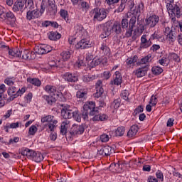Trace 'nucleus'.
I'll use <instances>...</instances> for the list:
<instances>
[{
  "mask_svg": "<svg viewBox=\"0 0 182 182\" xmlns=\"http://www.w3.org/2000/svg\"><path fill=\"white\" fill-rule=\"evenodd\" d=\"M99 110H97V107H96V102H87L83 105V111L82 112V119L85 120H87L90 116H95V114H97Z\"/></svg>",
  "mask_w": 182,
  "mask_h": 182,
  "instance_id": "nucleus-1",
  "label": "nucleus"
},
{
  "mask_svg": "<svg viewBox=\"0 0 182 182\" xmlns=\"http://www.w3.org/2000/svg\"><path fill=\"white\" fill-rule=\"evenodd\" d=\"M166 9L171 19V22H173V23H177L178 21H177L176 18H180L182 15V11L180 6L177 4L173 6L171 4H166Z\"/></svg>",
  "mask_w": 182,
  "mask_h": 182,
  "instance_id": "nucleus-2",
  "label": "nucleus"
},
{
  "mask_svg": "<svg viewBox=\"0 0 182 182\" xmlns=\"http://www.w3.org/2000/svg\"><path fill=\"white\" fill-rule=\"evenodd\" d=\"M41 123H47L44 127L46 129V132H55L56 127H58V119H55V116L46 115L41 117Z\"/></svg>",
  "mask_w": 182,
  "mask_h": 182,
  "instance_id": "nucleus-3",
  "label": "nucleus"
},
{
  "mask_svg": "<svg viewBox=\"0 0 182 182\" xmlns=\"http://www.w3.org/2000/svg\"><path fill=\"white\" fill-rule=\"evenodd\" d=\"M90 14L93 16L94 21L102 22L107 18V11L105 9L95 8L91 11Z\"/></svg>",
  "mask_w": 182,
  "mask_h": 182,
  "instance_id": "nucleus-4",
  "label": "nucleus"
},
{
  "mask_svg": "<svg viewBox=\"0 0 182 182\" xmlns=\"http://www.w3.org/2000/svg\"><path fill=\"white\" fill-rule=\"evenodd\" d=\"M45 9H46V6H45V4L42 2L41 4L40 11L36 10L27 11L26 19H28V21H32V19L40 18L42 14L45 12Z\"/></svg>",
  "mask_w": 182,
  "mask_h": 182,
  "instance_id": "nucleus-5",
  "label": "nucleus"
},
{
  "mask_svg": "<svg viewBox=\"0 0 182 182\" xmlns=\"http://www.w3.org/2000/svg\"><path fill=\"white\" fill-rule=\"evenodd\" d=\"M44 90L47 93H49V95H51L52 96H55L57 99H59V97H63V94L62 92H58L56 90V87L53 85H47L44 87Z\"/></svg>",
  "mask_w": 182,
  "mask_h": 182,
  "instance_id": "nucleus-6",
  "label": "nucleus"
},
{
  "mask_svg": "<svg viewBox=\"0 0 182 182\" xmlns=\"http://www.w3.org/2000/svg\"><path fill=\"white\" fill-rule=\"evenodd\" d=\"M153 45V43L149 38V34H144L141 37V43L139 45V49H147Z\"/></svg>",
  "mask_w": 182,
  "mask_h": 182,
  "instance_id": "nucleus-7",
  "label": "nucleus"
},
{
  "mask_svg": "<svg viewBox=\"0 0 182 182\" xmlns=\"http://www.w3.org/2000/svg\"><path fill=\"white\" fill-rule=\"evenodd\" d=\"M159 21H160L159 16L154 14L147 17L145 20V22L146 25L149 28H154V26L159 23Z\"/></svg>",
  "mask_w": 182,
  "mask_h": 182,
  "instance_id": "nucleus-8",
  "label": "nucleus"
},
{
  "mask_svg": "<svg viewBox=\"0 0 182 182\" xmlns=\"http://www.w3.org/2000/svg\"><path fill=\"white\" fill-rule=\"evenodd\" d=\"M36 52L38 53V55H46V53L52 52V47L46 44H41L36 47Z\"/></svg>",
  "mask_w": 182,
  "mask_h": 182,
  "instance_id": "nucleus-9",
  "label": "nucleus"
},
{
  "mask_svg": "<svg viewBox=\"0 0 182 182\" xmlns=\"http://www.w3.org/2000/svg\"><path fill=\"white\" fill-rule=\"evenodd\" d=\"M99 65H107V58L102 56L100 58H95L92 59V62L90 63L91 68H95V66H99Z\"/></svg>",
  "mask_w": 182,
  "mask_h": 182,
  "instance_id": "nucleus-10",
  "label": "nucleus"
},
{
  "mask_svg": "<svg viewBox=\"0 0 182 182\" xmlns=\"http://www.w3.org/2000/svg\"><path fill=\"white\" fill-rule=\"evenodd\" d=\"M164 35H166V39L170 42V43L176 42V31L171 30L170 27L165 28Z\"/></svg>",
  "mask_w": 182,
  "mask_h": 182,
  "instance_id": "nucleus-11",
  "label": "nucleus"
},
{
  "mask_svg": "<svg viewBox=\"0 0 182 182\" xmlns=\"http://www.w3.org/2000/svg\"><path fill=\"white\" fill-rule=\"evenodd\" d=\"M85 132V127L83 125L73 124L70 129L71 136H79V134H83Z\"/></svg>",
  "mask_w": 182,
  "mask_h": 182,
  "instance_id": "nucleus-12",
  "label": "nucleus"
},
{
  "mask_svg": "<svg viewBox=\"0 0 182 182\" xmlns=\"http://www.w3.org/2000/svg\"><path fill=\"white\" fill-rule=\"evenodd\" d=\"M22 90H23V87L16 92V87H10L7 91L9 96H10V100H14L17 96H22ZM15 92H16V93H15Z\"/></svg>",
  "mask_w": 182,
  "mask_h": 182,
  "instance_id": "nucleus-13",
  "label": "nucleus"
},
{
  "mask_svg": "<svg viewBox=\"0 0 182 182\" xmlns=\"http://www.w3.org/2000/svg\"><path fill=\"white\" fill-rule=\"evenodd\" d=\"M73 112L72 109H70V107L65 106L61 109V116L63 117V119H72L73 117Z\"/></svg>",
  "mask_w": 182,
  "mask_h": 182,
  "instance_id": "nucleus-14",
  "label": "nucleus"
},
{
  "mask_svg": "<svg viewBox=\"0 0 182 182\" xmlns=\"http://www.w3.org/2000/svg\"><path fill=\"white\" fill-rule=\"evenodd\" d=\"M1 18L4 16V19H7L10 21L9 24L11 26H15V22L16 21V18H15V15L11 11H8L7 13L0 14Z\"/></svg>",
  "mask_w": 182,
  "mask_h": 182,
  "instance_id": "nucleus-15",
  "label": "nucleus"
},
{
  "mask_svg": "<svg viewBox=\"0 0 182 182\" xmlns=\"http://www.w3.org/2000/svg\"><path fill=\"white\" fill-rule=\"evenodd\" d=\"M87 48H92V43L87 39H82L76 45V49H87Z\"/></svg>",
  "mask_w": 182,
  "mask_h": 182,
  "instance_id": "nucleus-16",
  "label": "nucleus"
},
{
  "mask_svg": "<svg viewBox=\"0 0 182 182\" xmlns=\"http://www.w3.org/2000/svg\"><path fill=\"white\" fill-rule=\"evenodd\" d=\"M74 32L76 36H78V38H82V36L85 35L86 30L82 24L77 23L74 26Z\"/></svg>",
  "mask_w": 182,
  "mask_h": 182,
  "instance_id": "nucleus-17",
  "label": "nucleus"
},
{
  "mask_svg": "<svg viewBox=\"0 0 182 182\" xmlns=\"http://www.w3.org/2000/svg\"><path fill=\"white\" fill-rule=\"evenodd\" d=\"M113 78L114 80L111 81L112 85H115L116 86H120V85H122V82H123V77H122L120 72L116 71Z\"/></svg>",
  "mask_w": 182,
  "mask_h": 182,
  "instance_id": "nucleus-18",
  "label": "nucleus"
},
{
  "mask_svg": "<svg viewBox=\"0 0 182 182\" xmlns=\"http://www.w3.org/2000/svg\"><path fill=\"white\" fill-rule=\"evenodd\" d=\"M103 85V82L102 80H98L95 84V88H96V93L95 94V97L99 98L102 95H103V92L105 90H103V87H102Z\"/></svg>",
  "mask_w": 182,
  "mask_h": 182,
  "instance_id": "nucleus-19",
  "label": "nucleus"
},
{
  "mask_svg": "<svg viewBox=\"0 0 182 182\" xmlns=\"http://www.w3.org/2000/svg\"><path fill=\"white\" fill-rule=\"evenodd\" d=\"M9 50V56L10 58H21L22 55V49L19 48H12V49H7Z\"/></svg>",
  "mask_w": 182,
  "mask_h": 182,
  "instance_id": "nucleus-20",
  "label": "nucleus"
},
{
  "mask_svg": "<svg viewBox=\"0 0 182 182\" xmlns=\"http://www.w3.org/2000/svg\"><path fill=\"white\" fill-rule=\"evenodd\" d=\"M97 154L100 156H110L112 154V146H103L102 149L98 150Z\"/></svg>",
  "mask_w": 182,
  "mask_h": 182,
  "instance_id": "nucleus-21",
  "label": "nucleus"
},
{
  "mask_svg": "<svg viewBox=\"0 0 182 182\" xmlns=\"http://www.w3.org/2000/svg\"><path fill=\"white\" fill-rule=\"evenodd\" d=\"M63 78L65 79L67 82H77L78 78L76 74H72L70 73H65L63 75Z\"/></svg>",
  "mask_w": 182,
  "mask_h": 182,
  "instance_id": "nucleus-22",
  "label": "nucleus"
},
{
  "mask_svg": "<svg viewBox=\"0 0 182 182\" xmlns=\"http://www.w3.org/2000/svg\"><path fill=\"white\" fill-rule=\"evenodd\" d=\"M70 127V121L66 119L61 123L60 126V134L65 136L68 133V129Z\"/></svg>",
  "mask_w": 182,
  "mask_h": 182,
  "instance_id": "nucleus-23",
  "label": "nucleus"
},
{
  "mask_svg": "<svg viewBox=\"0 0 182 182\" xmlns=\"http://www.w3.org/2000/svg\"><path fill=\"white\" fill-rule=\"evenodd\" d=\"M139 132V126L134 124L131 127L129 130L127 132V137L129 139H133V137H136L137 132Z\"/></svg>",
  "mask_w": 182,
  "mask_h": 182,
  "instance_id": "nucleus-24",
  "label": "nucleus"
},
{
  "mask_svg": "<svg viewBox=\"0 0 182 182\" xmlns=\"http://www.w3.org/2000/svg\"><path fill=\"white\" fill-rule=\"evenodd\" d=\"M23 0H17L13 6L14 12H18L19 11L21 12H23Z\"/></svg>",
  "mask_w": 182,
  "mask_h": 182,
  "instance_id": "nucleus-25",
  "label": "nucleus"
},
{
  "mask_svg": "<svg viewBox=\"0 0 182 182\" xmlns=\"http://www.w3.org/2000/svg\"><path fill=\"white\" fill-rule=\"evenodd\" d=\"M123 165L119 164V163H112L110 164L109 168L110 171H112L113 173H122V166Z\"/></svg>",
  "mask_w": 182,
  "mask_h": 182,
  "instance_id": "nucleus-26",
  "label": "nucleus"
},
{
  "mask_svg": "<svg viewBox=\"0 0 182 182\" xmlns=\"http://www.w3.org/2000/svg\"><path fill=\"white\" fill-rule=\"evenodd\" d=\"M100 52L105 56H109L110 55V48H109L106 43H102L100 47Z\"/></svg>",
  "mask_w": 182,
  "mask_h": 182,
  "instance_id": "nucleus-27",
  "label": "nucleus"
},
{
  "mask_svg": "<svg viewBox=\"0 0 182 182\" xmlns=\"http://www.w3.org/2000/svg\"><path fill=\"white\" fill-rule=\"evenodd\" d=\"M138 59L139 57H137V55L127 58L125 61L127 66H128V68H133L136 65Z\"/></svg>",
  "mask_w": 182,
  "mask_h": 182,
  "instance_id": "nucleus-28",
  "label": "nucleus"
},
{
  "mask_svg": "<svg viewBox=\"0 0 182 182\" xmlns=\"http://www.w3.org/2000/svg\"><path fill=\"white\" fill-rule=\"evenodd\" d=\"M112 31L117 33V35H120L122 33V24L119 21H115L112 26Z\"/></svg>",
  "mask_w": 182,
  "mask_h": 182,
  "instance_id": "nucleus-29",
  "label": "nucleus"
},
{
  "mask_svg": "<svg viewBox=\"0 0 182 182\" xmlns=\"http://www.w3.org/2000/svg\"><path fill=\"white\" fill-rule=\"evenodd\" d=\"M109 119V117L106 114H99L93 117V122H105Z\"/></svg>",
  "mask_w": 182,
  "mask_h": 182,
  "instance_id": "nucleus-30",
  "label": "nucleus"
},
{
  "mask_svg": "<svg viewBox=\"0 0 182 182\" xmlns=\"http://www.w3.org/2000/svg\"><path fill=\"white\" fill-rule=\"evenodd\" d=\"M43 99L47 102L48 105H52L53 103L56 102V96H53V95H43Z\"/></svg>",
  "mask_w": 182,
  "mask_h": 182,
  "instance_id": "nucleus-31",
  "label": "nucleus"
},
{
  "mask_svg": "<svg viewBox=\"0 0 182 182\" xmlns=\"http://www.w3.org/2000/svg\"><path fill=\"white\" fill-rule=\"evenodd\" d=\"M23 55H24V59L29 60H31V59H35L36 56L35 55V52H33L29 50H25L23 51Z\"/></svg>",
  "mask_w": 182,
  "mask_h": 182,
  "instance_id": "nucleus-32",
  "label": "nucleus"
},
{
  "mask_svg": "<svg viewBox=\"0 0 182 182\" xmlns=\"http://www.w3.org/2000/svg\"><path fill=\"white\" fill-rule=\"evenodd\" d=\"M72 53H70V51L64 50L60 53V58L63 62H68V60L70 59Z\"/></svg>",
  "mask_w": 182,
  "mask_h": 182,
  "instance_id": "nucleus-33",
  "label": "nucleus"
},
{
  "mask_svg": "<svg viewBox=\"0 0 182 182\" xmlns=\"http://www.w3.org/2000/svg\"><path fill=\"white\" fill-rule=\"evenodd\" d=\"M27 82L31 85H33V86H37V87H41L42 85V82L38 78L28 77L27 78Z\"/></svg>",
  "mask_w": 182,
  "mask_h": 182,
  "instance_id": "nucleus-34",
  "label": "nucleus"
},
{
  "mask_svg": "<svg viewBox=\"0 0 182 182\" xmlns=\"http://www.w3.org/2000/svg\"><path fill=\"white\" fill-rule=\"evenodd\" d=\"M134 73L137 77H143V76H146L147 70H146V68H138L134 71Z\"/></svg>",
  "mask_w": 182,
  "mask_h": 182,
  "instance_id": "nucleus-35",
  "label": "nucleus"
},
{
  "mask_svg": "<svg viewBox=\"0 0 182 182\" xmlns=\"http://www.w3.org/2000/svg\"><path fill=\"white\" fill-rule=\"evenodd\" d=\"M97 76L95 75H84L82 79L85 83H89V82H93V80H96Z\"/></svg>",
  "mask_w": 182,
  "mask_h": 182,
  "instance_id": "nucleus-36",
  "label": "nucleus"
},
{
  "mask_svg": "<svg viewBox=\"0 0 182 182\" xmlns=\"http://www.w3.org/2000/svg\"><path fill=\"white\" fill-rule=\"evenodd\" d=\"M32 160L36 161V163H41V161H43V154H42L41 152H34Z\"/></svg>",
  "mask_w": 182,
  "mask_h": 182,
  "instance_id": "nucleus-37",
  "label": "nucleus"
},
{
  "mask_svg": "<svg viewBox=\"0 0 182 182\" xmlns=\"http://www.w3.org/2000/svg\"><path fill=\"white\" fill-rule=\"evenodd\" d=\"M35 154V151L28 148L23 150V156H26L27 159H33V155Z\"/></svg>",
  "mask_w": 182,
  "mask_h": 182,
  "instance_id": "nucleus-38",
  "label": "nucleus"
},
{
  "mask_svg": "<svg viewBox=\"0 0 182 182\" xmlns=\"http://www.w3.org/2000/svg\"><path fill=\"white\" fill-rule=\"evenodd\" d=\"M60 34L58 32L51 31L48 36V38L50 41H58V39H60Z\"/></svg>",
  "mask_w": 182,
  "mask_h": 182,
  "instance_id": "nucleus-39",
  "label": "nucleus"
},
{
  "mask_svg": "<svg viewBox=\"0 0 182 182\" xmlns=\"http://www.w3.org/2000/svg\"><path fill=\"white\" fill-rule=\"evenodd\" d=\"M47 12L50 15H55L58 12V7L56 5L54 6H47Z\"/></svg>",
  "mask_w": 182,
  "mask_h": 182,
  "instance_id": "nucleus-40",
  "label": "nucleus"
},
{
  "mask_svg": "<svg viewBox=\"0 0 182 182\" xmlns=\"http://www.w3.org/2000/svg\"><path fill=\"white\" fill-rule=\"evenodd\" d=\"M79 6L80 9H81L83 12H87V11H89V9L90 8V5H89L88 3L86 1H82L81 3H80Z\"/></svg>",
  "mask_w": 182,
  "mask_h": 182,
  "instance_id": "nucleus-41",
  "label": "nucleus"
},
{
  "mask_svg": "<svg viewBox=\"0 0 182 182\" xmlns=\"http://www.w3.org/2000/svg\"><path fill=\"white\" fill-rule=\"evenodd\" d=\"M8 95L3 92H0V107H4L5 106V101L7 100Z\"/></svg>",
  "mask_w": 182,
  "mask_h": 182,
  "instance_id": "nucleus-42",
  "label": "nucleus"
},
{
  "mask_svg": "<svg viewBox=\"0 0 182 182\" xmlns=\"http://www.w3.org/2000/svg\"><path fill=\"white\" fill-rule=\"evenodd\" d=\"M27 11H31L33 9V0H25V8Z\"/></svg>",
  "mask_w": 182,
  "mask_h": 182,
  "instance_id": "nucleus-43",
  "label": "nucleus"
},
{
  "mask_svg": "<svg viewBox=\"0 0 182 182\" xmlns=\"http://www.w3.org/2000/svg\"><path fill=\"white\" fill-rule=\"evenodd\" d=\"M126 132V128L124 127H119L117 130L115 131L116 136L119 137L123 136Z\"/></svg>",
  "mask_w": 182,
  "mask_h": 182,
  "instance_id": "nucleus-44",
  "label": "nucleus"
},
{
  "mask_svg": "<svg viewBox=\"0 0 182 182\" xmlns=\"http://www.w3.org/2000/svg\"><path fill=\"white\" fill-rule=\"evenodd\" d=\"M118 107H120V98H117L114 100L111 103V109H114V110H117Z\"/></svg>",
  "mask_w": 182,
  "mask_h": 182,
  "instance_id": "nucleus-45",
  "label": "nucleus"
},
{
  "mask_svg": "<svg viewBox=\"0 0 182 182\" xmlns=\"http://www.w3.org/2000/svg\"><path fill=\"white\" fill-rule=\"evenodd\" d=\"M130 93L129 92L128 90H122L121 92V97L126 102H130V100L129 99Z\"/></svg>",
  "mask_w": 182,
  "mask_h": 182,
  "instance_id": "nucleus-46",
  "label": "nucleus"
},
{
  "mask_svg": "<svg viewBox=\"0 0 182 182\" xmlns=\"http://www.w3.org/2000/svg\"><path fill=\"white\" fill-rule=\"evenodd\" d=\"M170 60H173L174 62H181V59H180V57L178 56V55L173 53H171L168 56Z\"/></svg>",
  "mask_w": 182,
  "mask_h": 182,
  "instance_id": "nucleus-47",
  "label": "nucleus"
},
{
  "mask_svg": "<svg viewBox=\"0 0 182 182\" xmlns=\"http://www.w3.org/2000/svg\"><path fill=\"white\" fill-rule=\"evenodd\" d=\"M87 96V92L85 90H79L77 92V97L78 99H85Z\"/></svg>",
  "mask_w": 182,
  "mask_h": 182,
  "instance_id": "nucleus-48",
  "label": "nucleus"
},
{
  "mask_svg": "<svg viewBox=\"0 0 182 182\" xmlns=\"http://www.w3.org/2000/svg\"><path fill=\"white\" fill-rule=\"evenodd\" d=\"M141 28V31L140 33H137V31H134V34L132 36V39L133 41H136V39H137V38H139V36H140V35H141V33H143V31H144V26H140Z\"/></svg>",
  "mask_w": 182,
  "mask_h": 182,
  "instance_id": "nucleus-49",
  "label": "nucleus"
},
{
  "mask_svg": "<svg viewBox=\"0 0 182 182\" xmlns=\"http://www.w3.org/2000/svg\"><path fill=\"white\" fill-rule=\"evenodd\" d=\"M151 70H152V73L154 75H160V74L163 73V68H161L159 66L153 67Z\"/></svg>",
  "mask_w": 182,
  "mask_h": 182,
  "instance_id": "nucleus-50",
  "label": "nucleus"
},
{
  "mask_svg": "<svg viewBox=\"0 0 182 182\" xmlns=\"http://www.w3.org/2000/svg\"><path fill=\"white\" fill-rule=\"evenodd\" d=\"M150 59H151V55L149 54L148 55L141 59V61H140L141 65H147V63L150 62Z\"/></svg>",
  "mask_w": 182,
  "mask_h": 182,
  "instance_id": "nucleus-51",
  "label": "nucleus"
},
{
  "mask_svg": "<svg viewBox=\"0 0 182 182\" xmlns=\"http://www.w3.org/2000/svg\"><path fill=\"white\" fill-rule=\"evenodd\" d=\"M4 83L8 86H14L15 83V79L14 77H6L4 80Z\"/></svg>",
  "mask_w": 182,
  "mask_h": 182,
  "instance_id": "nucleus-52",
  "label": "nucleus"
},
{
  "mask_svg": "<svg viewBox=\"0 0 182 182\" xmlns=\"http://www.w3.org/2000/svg\"><path fill=\"white\" fill-rule=\"evenodd\" d=\"M73 117L76 120V122H82V117L79 114V111H74L73 114Z\"/></svg>",
  "mask_w": 182,
  "mask_h": 182,
  "instance_id": "nucleus-53",
  "label": "nucleus"
},
{
  "mask_svg": "<svg viewBox=\"0 0 182 182\" xmlns=\"http://www.w3.org/2000/svg\"><path fill=\"white\" fill-rule=\"evenodd\" d=\"M156 177L158 180H160L161 182L164 181V175H163V172L161 171L158 170L156 172Z\"/></svg>",
  "mask_w": 182,
  "mask_h": 182,
  "instance_id": "nucleus-54",
  "label": "nucleus"
},
{
  "mask_svg": "<svg viewBox=\"0 0 182 182\" xmlns=\"http://www.w3.org/2000/svg\"><path fill=\"white\" fill-rule=\"evenodd\" d=\"M100 140L102 143H107V141H109V140H110V137L107 134H102L100 136Z\"/></svg>",
  "mask_w": 182,
  "mask_h": 182,
  "instance_id": "nucleus-55",
  "label": "nucleus"
},
{
  "mask_svg": "<svg viewBox=\"0 0 182 182\" xmlns=\"http://www.w3.org/2000/svg\"><path fill=\"white\" fill-rule=\"evenodd\" d=\"M122 29H127L129 28V20L123 18L121 22Z\"/></svg>",
  "mask_w": 182,
  "mask_h": 182,
  "instance_id": "nucleus-56",
  "label": "nucleus"
},
{
  "mask_svg": "<svg viewBox=\"0 0 182 182\" xmlns=\"http://www.w3.org/2000/svg\"><path fill=\"white\" fill-rule=\"evenodd\" d=\"M10 129H18V127H22V125L19 122H13L11 124H8V127Z\"/></svg>",
  "mask_w": 182,
  "mask_h": 182,
  "instance_id": "nucleus-57",
  "label": "nucleus"
},
{
  "mask_svg": "<svg viewBox=\"0 0 182 182\" xmlns=\"http://www.w3.org/2000/svg\"><path fill=\"white\" fill-rule=\"evenodd\" d=\"M144 110L141 105L138 106L134 111V115L137 116V114H140Z\"/></svg>",
  "mask_w": 182,
  "mask_h": 182,
  "instance_id": "nucleus-58",
  "label": "nucleus"
},
{
  "mask_svg": "<svg viewBox=\"0 0 182 182\" xmlns=\"http://www.w3.org/2000/svg\"><path fill=\"white\" fill-rule=\"evenodd\" d=\"M136 16H133L131 18H130V21H129V28H134V26H136Z\"/></svg>",
  "mask_w": 182,
  "mask_h": 182,
  "instance_id": "nucleus-59",
  "label": "nucleus"
},
{
  "mask_svg": "<svg viewBox=\"0 0 182 182\" xmlns=\"http://www.w3.org/2000/svg\"><path fill=\"white\" fill-rule=\"evenodd\" d=\"M36 132H38V128L36 127V126L32 125V126L29 128L28 133H29V134H31V136H33V135L35 134V133H36Z\"/></svg>",
  "mask_w": 182,
  "mask_h": 182,
  "instance_id": "nucleus-60",
  "label": "nucleus"
},
{
  "mask_svg": "<svg viewBox=\"0 0 182 182\" xmlns=\"http://www.w3.org/2000/svg\"><path fill=\"white\" fill-rule=\"evenodd\" d=\"M157 97L155 95H152L149 101V105H151L152 106H156V105H157Z\"/></svg>",
  "mask_w": 182,
  "mask_h": 182,
  "instance_id": "nucleus-61",
  "label": "nucleus"
},
{
  "mask_svg": "<svg viewBox=\"0 0 182 182\" xmlns=\"http://www.w3.org/2000/svg\"><path fill=\"white\" fill-rule=\"evenodd\" d=\"M159 63H160V65L162 66H167L168 65V61L167 60L166 58H162L159 60Z\"/></svg>",
  "mask_w": 182,
  "mask_h": 182,
  "instance_id": "nucleus-62",
  "label": "nucleus"
},
{
  "mask_svg": "<svg viewBox=\"0 0 182 182\" xmlns=\"http://www.w3.org/2000/svg\"><path fill=\"white\" fill-rule=\"evenodd\" d=\"M32 92H28V95H26V103H31L32 102V97H33Z\"/></svg>",
  "mask_w": 182,
  "mask_h": 182,
  "instance_id": "nucleus-63",
  "label": "nucleus"
},
{
  "mask_svg": "<svg viewBox=\"0 0 182 182\" xmlns=\"http://www.w3.org/2000/svg\"><path fill=\"white\" fill-rule=\"evenodd\" d=\"M60 16L63 17V19H65V21L68 19V11L62 9L60 11Z\"/></svg>",
  "mask_w": 182,
  "mask_h": 182,
  "instance_id": "nucleus-64",
  "label": "nucleus"
}]
</instances>
